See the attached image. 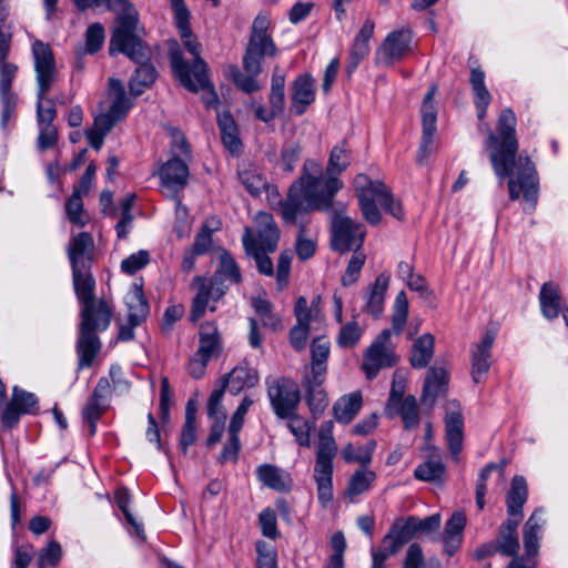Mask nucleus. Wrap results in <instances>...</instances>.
Listing matches in <instances>:
<instances>
[{
	"label": "nucleus",
	"mask_w": 568,
	"mask_h": 568,
	"mask_svg": "<svg viewBox=\"0 0 568 568\" xmlns=\"http://www.w3.org/2000/svg\"><path fill=\"white\" fill-rule=\"evenodd\" d=\"M486 130L488 135L485 146L489 151V159L495 174L499 179L510 176L508 182L509 196L517 200L523 195L528 207L534 211L538 200V176L534 163L527 155L518 153L516 136V115L511 109L500 112L497 122V134L487 124H480L479 130Z\"/></svg>",
	"instance_id": "f257e3e1"
},
{
	"label": "nucleus",
	"mask_w": 568,
	"mask_h": 568,
	"mask_svg": "<svg viewBox=\"0 0 568 568\" xmlns=\"http://www.w3.org/2000/svg\"><path fill=\"white\" fill-rule=\"evenodd\" d=\"M351 163L352 151L344 141L331 150L324 174L320 162L307 159L301 176L288 189L284 217L293 220L296 212L307 209L331 210L335 195L344 186L339 176Z\"/></svg>",
	"instance_id": "f03ea898"
},
{
	"label": "nucleus",
	"mask_w": 568,
	"mask_h": 568,
	"mask_svg": "<svg viewBox=\"0 0 568 568\" xmlns=\"http://www.w3.org/2000/svg\"><path fill=\"white\" fill-rule=\"evenodd\" d=\"M80 11L88 8H100L104 6L108 10L116 13L115 27L113 29L109 52L128 54L132 59H140L144 55L143 48L136 37L139 22L138 11L129 0H73Z\"/></svg>",
	"instance_id": "7ed1b4c3"
},
{
	"label": "nucleus",
	"mask_w": 568,
	"mask_h": 568,
	"mask_svg": "<svg viewBox=\"0 0 568 568\" xmlns=\"http://www.w3.org/2000/svg\"><path fill=\"white\" fill-rule=\"evenodd\" d=\"M37 83V120L39 125L52 124L57 118L55 102L48 98L58 81V70L51 47L41 40L31 45Z\"/></svg>",
	"instance_id": "20e7f679"
},
{
	"label": "nucleus",
	"mask_w": 568,
	"mask_h": 568,
	"mask_svg": "<svg viewBox=\"0 0 568 568\" xmlns=\"http://www.w3.org/2000/svg\"><path fill=\"white\" fill-rule=\"evenodd\" d=\"M354 189L363 217L369 224L377 225L382 220L377 204L394 217L398 220L404 217L400 204L395 201L384 182L374 181L366 174H357L354 179Z\"/></svg>",
	"instance_id": "39448f33"
},
{
	"label": "nucleus",
	"mask_w": 568,
	"mask_h": 568,
	"mask_svg": "<svg viewBox=\"0 0 568 568\" xmlns=\"http://www.w3.org/2000/svg\"><path fill=\"white\" fill-rule=\"evenodd\" d=\"M185 49L193 55V63L183 59L179 49L170 50V61L174 75L181 84L192 92H197L199 88L207 85V65L200 57V43L193 36L191 29L186 32H179Z\"/></svg>",
	"instance_id": "423d86ee"
},
{
	"label": "nucleus",
	"mask_w": 568,
	"mask_h": 568,
	"mask_svg": "<svg viewBox=\"0 0 568 568\" xmlns=\"http://www.w3.org/2000/svg\"><path fill=\"white\" fill-rule=\"evenodd\" d=\"M271 24L268 14L260 13L255 17L243 55L244 71L261 73L263 60L274 58L277 54V48L272 38Z\"/></svg>",
	"instance_id": "0eeeda50"
},
{
	"label": "nucleus",
	"mask_w": 568,
	"mask_h": 568,
	"mask_svg": "<svg viewBox=\"0 0 568 568\" xmlns=\"http://www.w3.org/2000/svg\"><path fill=\"white\" fill-rule=\"evenodd\" d=\"M111 318L112 316H108L104 311L100 312V316L81 317L75 345L79 369L93 365L101 349V341L97 333L105 331L110 326Z\"/></svg>",
	"instance_id": "6e6552de"
},
{
	"label": "nucleus",
	"mask_w": 568,
	"mask_h": 568,
	"mask_svg": "<svg viewBox=\"0 0 568 568\" xmlns=\"http://www.w3.org/2000/svg\"><path fill=\"white\" fill-rule=\"evenodd\" d=\"M72 282L75 296L81 305L80 317L100 316V312H106L112 316L113 310L104 300H95V280L91 267L72 268Z\"/></svg>",
	"instance_id": "1a4fd4ad"
},
{
	"label": "nucleus",
	"mask_w": 568,
	"mask_h": 568,
	"mask_svg": "<svg viewBox=\"0 0 568 568\" xmlns=\"http://www.w3.org/2000/svg\"><path fill=\"white\" fill-rule=\"evenodd\" d=\"M266 386L271 406L278 418L284 419L296 412L301 394L297 384L292 378L266 379Z\"/></svg>",
	"instance_id": "9d476101"
},
{
	"label": "nucleus",
	"mask_w": 568,
	"mask_h": 568,
	"mask_svg": "<svg viewBox=\"0 0 568 568\" xmlns=\"http://www.w3.org/2000/svg\"><path fill=\"white\" fill-rule=\"evenodd\" d=\"M390 336L392 331L389 328L383 329L366 349L362 369L368 379H374L382 368L392 367L397 363Z\"/></svg>",
	"instance_id": "9b49d317"
},
{
	"label": "nucleus",
	"mask_w": 568,
	"mask_h": 568,
	"mask_svg": "<svg viewBox=\"0 0 568 568\" xmlns=\"http://www.w3.org/2000/svg\"><path fill=\"white\" fill-rule=\"evenodd\" d=\"M365 240V227L348 216L337 215L332 221V247L345 253L357 251Z\"/></svg>",
	"instance_id": "f8f14e48"
},
{
	"label": "nucleus",
	"mask_w": 568,
	"mask_h": 568,
	"mask_svg": "<svg viewBox=\"0 0 568 568\" xmlns=\"http://www.w3.org/2000/svg\"><path fill=\"white\" fill-rule=\"evenodd\" d=\"M436 87H432L424 97L420 113L423 121V135L417 153V162L423 165L433 152L434 135L436 133L437 111L434 102Z\"/></svg>",
	"instance_id": "ddd939ff"
},
{
	"label": "nucleus",
	"mask_w": 568,
	"mask_h": 568,
	"mask_svg": "<svg viewBox=\"0 0 568 568\" xmlns=\"http://www.w3.org/2000/svg\"><path fill=\"white\" fill-rule=\"evenodd\" d=\"M111 399V384L108 377H101L91 396L88 398L87 404L82 409V418L89 425L90 436L97 433V425L102 415L110 406Z\"/></svg>",
	"instance_id": "4468645a"
},
{
	"label": "nucleus",
	"mask_w": 568,
	"mask_h": 568,
	"mask_svg": "<svg viewBox=\"0 0 568 568\" xmlns=\"http://www.w3.org/2000/svg\"><path fill=\"white\" fill-rule=\"evenodd\" d=\"M19 67L7 61L0 60V104H1V120L0 125L4 130L8 122L16 114L18 95L12 91V83L18 74Z\"/></svg>",
	"instance_id": "2eb2a0df"
},
{
	"label": "nucleus",
	"mask_w": 568,
	"mask_h": 568,
	"mask_svg": "<svg viewBox=\"0 0 568 568\" xmlns=\"http://www.w3.org/2000/svg\"><path fill=\"white\" fill-rule=\"evenodd\" d=\"M193 285L196 287L197 292L192 301L190 320L196 323L204 316L206 310L215 312V303L221 300L225 293L222 287H217L203 276H195L193 278Z\"/></svg>",
	"instance_id": "dca6fc26"
},
{
	"label": "nucleus",
	"mask_w": 568,
	"mask_h": 568,
	"mask_svg": "<svg viewBox=\"0 0 568 568\" xmlns=\"http://www.w3.org/2000/svg\"><path fill=\"white\" fill-rule=\"evenodd\" d=\"M413 36L408 29L395 30L384 40L377 53V61L390 65L402 60L409 51Z\"/></svg>",
	"instance_id": "f3484780"
},
{
	"label": "nucleus",
	"mask_w": 568,
	"mask_h": 568,
	"mask_svg": "<svg viewBox=\"0 0 568 568\" xmlns=\"http://www.w3.org/2000/svg\"><path fill=\"white\" fill-rule=\"evenodd\" d=\"M190 171L187 164L181 158L171 156L159 170L162 186L176 196L187 184Z\"/></svg>",
	"instance_id": "a211bd4d"
},
{
	"label": "nucleus",
	"mask_w": 568,
	"mask_h": 568,
	"mask_svg": "<svg viewBox=\"0 0 568 568\" xmlns=\"http://www.w3.org/2000/svg\"><path fill=\"white\" fill-rule=\"evenodd\" d=\"M495 342V333L486 332L480 342L475 343L471 348V375L476 384L485 381L490 368L491 348Z\"/></svg>",
	"instance_id": "6ab92c4d"
},
{
	"label": "nucleus",
	"mask_w": 568,
	"mask_h": 568,
	"mask_svg": "<svg viewBox=\"0 0 568 568\" xmlns=\"http://www.w3.org/2000/svg\"><path fill=\"white\" fill-rule=\"evenodd\" d=\"M291 112L295 115H302L307 108L315 101V80L308 74L298 75L291 88Z\"/></svg>",
	"instance_id": "aec40b11"
},
{
	"label": "nucleus",
	"mask_w": 568,
	"mask_h": 568,
	"mask_svg": "<svg viewBox=\"0 0 568 568\" xmlns=\"http://www.w3.org/2000/svg\"><path fill=\"white\" fill-rule=\"evenodd\" d=\"M136 37H139V36L136 34ZM138 39L141 43V47L143 48L144 55L141 57L140 59H132L130 57V59L132 61L139 63V67L135 69L134 73L132 74L130 82H129L130 92H131V94H133L135 97L142 94L146 89H149L153 84V82L155 81L156 75H158L156 70L153 67V64L148 62V60H149L148 47L144 45V43L142 42V40L140 38H138ZM125 55L129 58L128 54H125Z\"/></svg>",
	"instance_id": "412c9836"
},
{
	"label": "nucleus",
	"mask_w": 568,
	"mask_h": 568,
	"mask_svg": "<svg viewBox=\"0 0 568 568\" xmlns=\"http://www.w3.org/2000/svg\"><path fill=\"white\" fill-rule=\"evenodd\" d=\"M255 233L257 246L268 250L271 253L277 248L280 241V229L273 215L268 212L261 211L254 216Z\"/></svg>",
	"instance_id": "4be33fe9"
},
{
	"label": "nucleus",
	"mask_w": 568,
	"mask_h": 568,
	"mask_svg": "<svg viewBox=\"0 0 568 568\" xmlns=\"http://www.w3.org/2000/svg\"><path fill=\"white\" fill-rule=\"evenodd\" d=\"M260 381L258 373L250 366L246 361L236 365L227 375L223 377L222 385L233 395L240 394L245 388H252Z\"/></svg>",
	"instance_id": "5701e85b"
},
{
	"label": "nucleus",
	"mask_w": 568,
	"mask_h": 568,
	"mask_svg": "<svg viewBox=\"0 0 568 568\" xmlns=\"http://www.w3.org/2000/svg\"><path fill=\"white\" fill-rule=\"evenodd\" d=\"M287 203V197L285 200H281L278 202L280 214L285 223L294 224L298 227V233L296 237V254L300 260L305 261L312 257L315 253V242L311 239L306 237V224L303 221V217L313 212L314 210H305L301 212H296L293 220H286L283 215Z\"/></svg>",
	"instance_id": "b1692460"
},
{
	"label": "nucleus",
	"mask_w": 568,
	"mask_h": 568,
	"mask_svg": "<svg viewBox=\"0 0 568 568\" xmlns=\"http://www.w3.org/2000/svg\"><path fill=\"white\" fill-rule=\"evenodd\" d=\"M93 250L94 243L90 233L81 232L73 236L68 247L71 268L91 267Z\"/></svg>",
	"instance_id": "393cba45"
},
{
	"label": "nucleus",
	"mask_w": 568,
	"mask_h": 568,
	"mask_svg": "<svg viewBox=\"0 0 568 568\" xmlns=\"http://www.w3.org/2000/svg\"><path fill=\"white\" fill-rule=\"evenodd\" d=\"M329 354V341L324 337L315 338L311 344V364L304 372L303 377L326 378Z\"/></svg>",
	"instance_id": "a878e982"
},
{
	"label": "nucleus",
	"mask_w": 568,
	"mask_h": 568,
	"mask_svg": "<svg viewBox=\"0 0 568 568\" xmlns=\"http://www.w3.org/2000/svg\"><path fill=\"white\" fill-rule=\"evenodd\" d=\"M209 280L217 287H222L224 293L231 284H237L242 281L240 267L230 253L226 251L221 253L217 268Z\"/></svg>",
	"instance_id": "bb28decb"
},
{
	"label": "nucleus",
	"mask_w": 568,
	"mask_h": 568,
	"mask_svg": "<svg viewBox=\"0 0 568 568\" xmlns=\"http://www.w3.org/2000/svg\"><path fill=\"white\" fill-rule=\"evenodd\" d=\"M197 356L209 361L219 357L222 349L221 334L214 323L206 322L200 326Z\"/></svg>",
	"instance_id": "cd10ccee"
},
{
	"label": "nucleus",
	"mask_w": 568,
	"mask_h": 568,
	"mask_svg": "<svg viewBox=\"0 0 568 568\" xmlns=\"http://www.w3.org/2000/svg\"><path fill=\"white\" fill-rule=\"evenodd\" d=\"M374 21L372 19H366L359 32L355 37L349 52V61L347 65L349 73L354 72L359 63L368 55L371 50L369 40L374 34Z\"/></svg>",
	"instance_id": "c85d7f7f"
},
{
	"label": "nucleus",
	"mask_w": 568,
	"mask_h": 568,
	"mask_svg": "<svg viewBox=\"0 0 568 568\" xmlns=\"http://www.w3.org/2000/svg\"><path fill=\"white\" fill-rule=\"evenodd\" d=\"M415 536H417L415 516H409L407 518L396 519L383 540L385 545H389L392 547L390 552H397Z\"/></svg>",
	"instance_id": "c756f323"
},
{
	"label": "nucleus",
	"mask_w": 568,
	"mask_h": 568,
	"mask_svg": "<svg viewBox=\"0 0 568 568\" xmlns=\"http://www.w3.org/2000/svg\"><path fill=\"white\" fill-rule=\"evenodd\" d=\"M389 282L390 275L383 272L367 288L365 311L375 318L379 317L384 311L385 295L388 290Z\"/></svg>",
	"instance_id": "7c9ffc66"
},
{
	"label": "nucleus",
	"mask_w": 568,
	"mask_h": 568,
	"mask_svg": "<svg viewBox=\"0 0 568 568\" xmlns=\"http://www.w3.org/2000/svg\"><path fill=\"white\" fill-rule=\"evenodd\" d=\"M448 374L444 367H430L425 377L422 403L432 406L436 398L446 390Z\"/></svg>",
	"instance_id": "2f4dec72"
},
{
	"label": "nucleus",
	"mask_w": 568,
	"mask_h": 568,
	"mask_svg": "<svg viewBox=\"0 0 568 568\" xmlns=\"http://www.w3.org/2000/svg\"><path fill=\"white\" fill-rule=\"evenodd\" d=\"M466 523V515L460 510L453 513L450 518L446 521L443 532V542L445 551L449 556H453L458 550Z\"/></svg>",
	"instance_id": "473e14b6"
},
{
	"label": "nucleus",
	"mask_w": 568,
	"mask_h": 568,
	"mask_svg": "<svg viewBox=\"0 0 568 568\" xmlns=\"http://www.w3.org/2000/svg\"><path fill=\"white\" fill-rule=\"evenodd\" d=\"M463 427L464 419L458 407L450 409L446 414L445 428L446 438L452 456L458 459V455L463 449Z\"/></svg>",
	"instance_id": "72a5a7b5"
},
{
	"label": "nucleus",
	"mask_w": 568,
	"mask_h": 568,
	"mask_svg": "<svg viewBox=\"0 0 568 568\" xmlns=\"http://www.w3.org/2000/svg\"><path fill=\"white\" fill-rule=\"evenodd\" d=\"M325 378L303 377L302 385L306 390V402L313 414L317 418L328 405L327 395L323 388Z\"/></svg>",
	"instance_id": "f704fd0d"
},
{
	"label": "nucleus",
	"mask_w": 568,
	"mask_h": 568,
	"mask_svg": "<svg viewBox=\"0 0 568 568\" xmlns=\"http://www.w3.org/2000/svg\"><path fill=\"white\" fill-rule=\"evenodd\" d=\"M242 242L246 254L255 260L258 272L265 276H272L274 274V266L267 255L270 251L257 246L254 234L250 227H245Z\"/></svg>",
	"instance_id": "c9c22d12"
},
{
	"label": "nucleus",
	"mask_w": 568,
	"mask_h": 568,
	"mask_svg": "<svg viewBox=\"0 0 568 568\" xmlns=\"http://www.w3.org/2000/svg\"><path fill=\"white\" fill-rule=\"evenodd\" d=\"M217 124L221 132V140L225 149L232 154H240L242 151V141L236 122L229 111L217 114Z\"/></svg>",
	"instance_id": "e433bc0d"
},
{
	"label": "nucleus",
	"mask_w": 568,
	"mask_h": 568,
	"mask_svg": "<svg viewBox=\"0 0 568 568\" xmlns=\"http://www.w3.org/2000/svg\"><path fill=\"white\" fill-rule=\"evenodd\" d=\"M258 480L267 488L276 491L290 489V476L286 471L272 464H263L256 468Z\"/></svg>",
	"instance_id": "4c0bfd02"
},
{
	"label": "nucleus",
	"mask_w": 568,
	"mask_h": 568,
	"mask_svg": "<svg viewBox=\"0 0 568 568\" xmlns=\"http://www.w3.org/2000/svg\"><path fill=\"white\" fill-rule=\"evenodd\" d=\"M544 519L540 510H535L524 527V547L528 557H536L542 532Z\"/></svg>",
	"instance_id": "58836bf2"
},
{
	"label": "nucleus",
	"mask_w": 568,
	"mask_h": 568,
	"mask_svg": "<svg viewBox=\"0 0 568 568\" xmlns=\"http://www.w3.org/2000/svg\"><path fill=\"white\" fill-rule=\"evenodd\" d=\"M109 94L112 99L111 105L108 110L115 120L121 121L125 118L132 108V101L126 97L123 83L119 79L111 78L109 80Z\"/></svg>",
	"instance_id": "ea45409f"
},
{
	"label": "nucleus",
	"mask_w": 568,
	"mask_h": 568,
	"mask_svg": "<svg viewBox=\"0 0 568 568\" xmlns=\"http://www.w3.org/2000/svg\"><path fill=\"white\" fill-rule=\"evenodd\" d=\"M539 303L541 314L554 320L560 313V293L558 286L552 282L544 283L539 292Z\"/></svg>",
	"instance_id": "a19ab883"
},
{
	"label": "nucleus",
	"mask_w": 568,
	"mask_h": 568,
	"mask_svg": "<svg viewBox=\"0 0 568 568\" xmlns=\"http://www.w3.org/2000/svg\"><path fill=\"white\" fill-rule=\"evenodd\" d=\"M376 473L367 469L366 466L355 470L348 480L345 496L351 501H354L357 496L371 489L373 483L376 480Z\"/></svg>",
	"instance_id": "79ce46f5"
},
{
	"label": "nucleus",
	"mask_w": 568,
	"mask_h": 568,
	"mask_svg": "<svg viewBox=\"0 0 568 568\" xmlns=\"http://www.w3.org/2000/svg\"><path fill=\"white\" fill-rule=\"evenodd\" d=\"M362 395L358 392L341 397L333 407L334 416L338 423H349L362 407Z\"/></svg>",
	"instance_id": "37998d69"
},
{
	"label": "nucleus",
	"mask_w": 568,
	"mask_h": 568,
	"mask_svg": "<svg viewBox=\"0 0 568 568\" xmlns=\"http://www.w3.org/2000/svg\"><path fill=\"white\" fill-rule=\"evenodd\" d=\"M527 483L523 476H515L507 493L506 504L508 515H520L527 501Z\"/></svg>",
	"instance_id": "c03bdc74"
},
{
	"label": "nucleus",
	"mask_w": 568,
	"mask_h": 568,
	"mask_svg": "<svg viewBox=\"0 0 568 568\" xmlns=\"http://www.w3.org/2000/svg\"><path fill=\"white\" fill-rule=\"evenodd\" d=\"M434 343L432 334H424L414 342L410 354V364L414 368L427 366L434 355Z\"/></svg>",
	"instance_id": "a18cd8bd"
},
{
	"label": "nucleus",
	"mask_w": 568,
	"mask_h": 568,
	"mask_svg": "<svg viewBox=\"0 0 568 568\" xmlns=\"http://www.w3.org/2000/svg\"><path fill=\"white\" fill-rule=\"evenodd\" d=\"M239 179L245 189L257 196L267 187L266 178L254 165H244L239 170Z\"/></svg>",
	"instance_id": "49530a36"
},
{
	"label": "nucleus",
	"mask_w": 568,
	"mask_h": 568,
	"mask_svg": "<svg viewBox=\"0 0 568 568\" xmlns=\"http://www.w3.org/2000/svg\"><path fill=\"white\" fill-rule=\"evenodd\" d=\"M128 318L133 325H141L149 315V304L141 290L136 288L126 296Z\"/></svg>",
	"instance_id": "de8ad7c7"
},
{
	"label": "nucleus",
	"mask_w": 568,
	"mask_h": 568,
	"mask_svg": "<svg viewBox=\"0 0 568 568\" xmlns=\"http://www.w3.org/2000/svg\"><path fill=\"white\" fill-rule=\"evenodd\" d=\"M337 446L333 436H320L314 469L333 470Z\"/></svg>",
	"instance_id": "09e8293b"
},
{
	"label": "nucleus",
	"mask_w": 568,
	"mask_h": 568,
	"mask_svg": "<svg viewBox=\"0 0 568 568\" xmlns=\"http://www.w3.org/2000/svg\"><path fill=\"white\" fill-rule=\"evenodd\" d=\"M394 416L399 415L406 429H413L419 424V410L415 396H406L398 406L393 409Z\"/></svg>",
	"instance_id": "8fccbe9b"
},
{
	"label": "nucleus",
	"mask_w": 568,
	"mask_h": 568,
	"mask_svg": "<svg viewBox=\"0 0 568 568\" xmlns=\"http://www.w3.org/2000/svg\"><path fill=\"white\" fill-rule=\"evenodd\" d=\"M314 480L317 498L322 507H327L333 500V470L314 469Z\"/></svg>",
	"instance_id": "3c124183"
},
{
	"label": "nucleus",
	"mask_w": 568,
	"mask_h": 568,
	"mask_svg": "<svg viewBox=\"0 0 568 568\" xmlns=\"http://www.w3.org/2000/svg\"><path fill=\"white\" fill-rule=\"evenodd\" d=\"M445 471V465L439 458H430L415 468L414 476L423 481H437L444 478Z\"/></svg>",
	"instance_id": "603ef678"
},
{
	"label": "nucleus",
	"mask_w": 568,
	"mask_h": 568,
	"mask_svg": "<svg viewBox=\"0 0 568 568\" xmlns=\"http://www.w3.org/2000/svg\"><path fill=\"white\" fill-rule=\"evenodd\" d=\"M296 323L311 327L313 322L321 323L324 320L323 311H316L315 307H308L305 296H300L294 306Z\"/></svg>",
	"instance_id": "864d4df0"
},
{
	"label": "nucleus",
	"mask_w": 568,
	"mask_h": 568,
	"mask_svg": "<svg viewBox=\"0 0 568 568\" xmlns=\"http://www.w3.org/2000/svg\"><path fill=\"white\" fill-rule=\"evenodd\" d=\"M363 333V327L356 321L348 322L341 327L336 344L341 348H353L359 343Z\"/></svg>",
	"instance_id": "5fc2aeb1"
},
{
	"label": "nucleus",
	"mask_w": 568,
	"mask_h": 568,
	"mask_svg": "<svg viewBox=\"0 0 568 568\" xmlns=\"http://www.w3.org/2000/svg\"><path fill=\"white\" fill-rule=\"evenodd\" d=\"M285 419H288L287 427L295 436L298 445L306 447L310 446V433L314 427V423L311 424L308 420L296 415L295 413Z\"/></svg>",
	"instance_id": "6e6d98bb"
},
{
	"label": "nucleus",
	"mask_w": 568,
	"mask_h": 568,
	"mask_svg": "<svg viewBox=\"0 0 568 568\" xmlns=\"http://www.w3.org/2000/svg\"><path fill=\"white\" fill-rule=\"evenodd\" d=\"M11 399L23 414L34 415L39 410L37 396L18 386L13 387Z\"/></svg>",
	"instance_id": "4d7b16f0"
},
{
	"label": "nucleus",
	"mask_w": 568,
	"mask_h": 568,
	"mask_svg": "<svg viewBox=\"0 0 568 568\" xmlns=\"http://www.w3.org/2000/svg\"><path fill=\"white\" fill-rule=\"evenodd\" d=\"M408 315V300L406 293L400 291L395 298L392 316L393 329L396 334H400Z\"/></svg>",
	"instance_id": "13d9d810"
},
{
	"label": "nucleus",
	"mask_w": 568,
	"mask_h": 568,
	"mask_svg": "<svg viewBox=\"0 0 568 568\" xmlns=\"http://www.w3.org/2000/svg\"><path fill=\"white\" fill-rule=\"evenodd\" d=\"M115 503L118 507L122 510L126 523L131 525L138 537L143 538L144 529L143 525L136 520V518L132 515L129 509L130 497L126 489H118L115 493Z\"/></svg>",
	"instance_id": "bf43d9fd"
},
{
	"label": "nucleus",
	"mask_w": 568,
	"mask_h": 568,
	"mask_svg": "<svg viewBox=\"0 0 568 568\" xmlns=\"http://www.w3.org/2000/svg\"><path fill=\"white\" fill-rule=\"evenodd\" d=\"M82 193L79 189H74L71 196L68 199L65 203V211L69 221L79 226L84 225V220L82 217L83 212V202H82Z\"/></svg>",
	"instance_id": "052dcab7"
},
{
	"label": "nucleus",
	"mask_w": 568,
	"mask_h": 568,
	"mask_svg": "<svg viewBox=\"0 0 568 568\" xmlns=\"http://www.w3.org/2000/svg\"><path fill=\"white\" fill-rule=\"evenodd\" d=\"M104 28L101 23L95 22L87 29L84 51L89 54L97 53L104 42Z\"/></svg>",
	"instance_id": "680f3d73"
},
{
	"label": "nucleus",
	"mask_w": 568,
	"mask_h": 568,
	"mask_svg": "<svg viewBox=\"0 0 568 568\" xmlns=\"http://www.w3.org/2000/svg\"><path fill=\"white\" fill-rule=\"evenodd\" d=\"M149 262L150 253L146 250H140L136 253H132L121 262V271L125 274L133 275L145 267Z\"/></svg>",
	"instance_id": "e2e57ef3"
},
{
	"label": "nucleus",
	"mask_w": 568,
	"mask_h": 568,
	"mask_svg": "<svg viewBox=\"0 0 568 568\" xmlns=\"http://www.w3.org/2000/svg\"><path fill=\"white\" fill-rule=\"evenodd\" d=\"M405 388H406V384H405L404 377H402L399 374L395 373L394 377H393L388 403L385 408L386 414L389 417H394V413H393L394 407L398 406V404L402 403L403 399L405 398L404 397Z\"/></svg>",
	"instance_id": "0e129e2a"
},
{
	"label": "nucleus",
	"mask_w": 568,
	"mask_h": 568,
	"mask_svg": "<svg viewBox=\"0 0 568 568\" xmlns=\"http://www.w3.org/2000/svg\"><path fill=\"white\" fill-rule=\"evenodd\" d=\"M256 568H277V552L275 548L265 541L256 542Z\"/></svg>",
	"instance_id": "69168bd1"
},
{
	"label": "nucleus",
	"mask_w": 568,
	"mask_h": 568,
	"mask_svg": "<svg viewBox=\"0 0 568 568\" xmlns=\"http://www.w3.org/2000/svg\"><path fill=\"white\" fill-rule=\"evenodd\" d=\"M302 153V148L297 142H287L283 145L281 151L280 164L286 172H292L295 169Z\"/></svg>",
	"instance_id": "338daca9"
},
{
	"label": "nucleus",
	"mask_w": 568,
	"mask_h": 568,
	"mask_svg": "<svg viewBox=\"0 0 568 568\" xmlns=\"http://www.w3.org/2000/svg\"><path fill=\"white\" fill-rule=\"evenodd\" d=\"M365 260L366 256L364 253H358L357 251H355V254L351 257L345 274L342 277V284L344 286H351L357 282L359 273L364 266Z\"/></svg>",
	"instance_id": "774afa93"
}]
</instances>
